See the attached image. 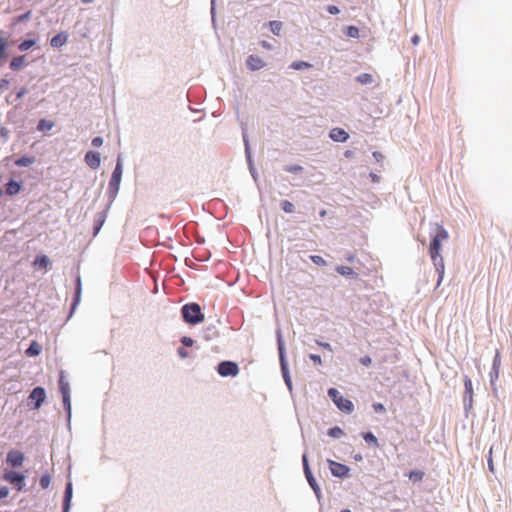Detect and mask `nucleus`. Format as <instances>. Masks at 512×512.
Masks as SVG:
<instances>
[{"label": "nucleus", "instance_id": "f257e3e1", "mask_svg": "<svg viewBox=\"0 0 512 512\" xmlns=\"http://www.w3.org/2000/svg\"><path fill=\"white\" fill-rule=\"evenodd\" d=\"M436 235L433 237V239L430 242L429 246V254L431 256V259L434 263L435 269L439 275L437 285H440V283L443 280L444 277V261L440 254L441 248H442V242L446 241L449 237L448 232L444 229L443 226L437 225L436 227Z\"/></svg>", "mask_w": 512, "mask_h": 512}, {"label": "nucleus", "instance_id": "f03ea898", "mask_svg": "<svg viewBox=\"0 0 512 512\" xmlns=\"http://www.w3.org/2000/svg\"><path fill=\"white\" fill-rule=\"evenodd\" d=\"M182 317L189 324H198L204 320V315L197 303L186 304L181 309Z\"/></svg>", "mask_w": 512, "mask_h": 512}, {"label": "nucleus", "instance_id": "7ed1b4c3", "mask_svg": "<svg viewBox=\"0 0 512 512\" xmlns=\"http://www.w3.org/2000/svg\"><path fill=\"white\" fill-rule=\"evenodd\" d=\"M328 395L341 411L345 413H351L353 411V403L349 399L344 398L337 389L330 388Z\"/></svg>", "mask_w": 512, "mask_h": 512}, {"label": "nucleus", "instance_id": "20e7f679", "mask_svg": "<svg viewBox=\"0 0 512 512\" xmlns=\"http://www.w3.org/2000/svg\"><path fill=\"white\" fill-rule=\"evenodd\" d=\"M217 372L222 377L232 376L235 377L239 373V367L237 363L232 361H222L217 366Z\"/></svg>", "mask_w": 512, "mask_h": 512}, {"label": "nucleus", "instance_id": "39448f33", "mask_svg": "<svg viewBox=\"0 0 512 512\" xmlns=\"http://www.w3.org/2000/svg\"><path fill=\"white\" fill-rule=\"evenodd\" d=\"M3 479L14 485L17 491H22L24 487L25 476L14 471H6Z\"/></svg>", "mask_w": 512, "mask_h": 512}, {"label": "nucleus", "instance_id": "423d86ee", "mask_svg": "<svg viewBox=\"0 0 512 512\" xmlns=\"http://www.w3.org/2000/svg\"><path fill=\"white\" fill-rule=\"evenodd\" d=\"M328 464H329V468H330V471L333 476L340 477V478H344V477L348 476L349 471H350L348 466H346L342 463L333 461V460H328Z\"/></svg>", "mask_w": 512, "mask_h": 512}, {"label": "nucleus", "instance_id": "0eeeda50", "mask_svg": "<svg viewBox=\"0 0 512 512\" xmlns=\"http://www.w3.org/2000/svg\"><path fill=\"white\" fill-rule=\"evenodd\" d=\"M500 367H501V358H500V354L497 352L493 359V365H492V369L490 371V383H491V386L495 393L497 390L495 387V383L499 378Z\"/></svg>", "mask_w": 512, "mask_h": 512}, {"label": "nucleus", "instance_id": "6e6552de", "mask_svg": "<svg viewBox=\"0 0 512 512\" xmlns=\"http://www.w3.org/2000/svg\"><path fill=\"white\" fill-rule=\"evenodd\" d=\"M45 398H46V393H45L44 388H42V387L34 388L29 395V400L34 402V406H33L34 409H39L41 407L42 403L45 401Z\"/></svg>", "mask_w": 512, "mask_h": 512}, {"label": "nucleus", "instance_id": "1a4fd4ad", "mask_svg": "<svg viewBox=\"0 0 512 512\" xmlns=\"http://www.w3.org/2000/svg\"><path fill=\"white\" fill-rule=\"evenodd\" d=\"M24 454L18 450H11L7 454L6 461L12 467H20L24 462Z\"/></svg>", "mask_w": 512, "mask_h": 512}, {"label": "nucleus", "instance_id": "9d476101", "mask_svg": "<svg viewBox=\"0 0 512 512\" xmlns=\"http://www.w3.org/2000/svg\"><path fill=\"white\" fill-rule=\"evenodd\" d=\"M121 177H122V163H121V159L118 158L116 167H115V169L112 173L111 179H110V183H109L110 188L118 190V187L121 182Z\"/></svg>", "mask_w": 512, "mask_h": 512}, {"label": "nucleus", "instance_id": "9b49d317", "mask_svg": "<svg viewBox=\"0 0 512 512\" xmlns=\"http://www.w3.org/2000/svg\"><path fill=\"white\" fill-rule=\"evenodd\" d=\"M51 261L48 256L44 254L37 255L32 262V266L37 270H48L50 268Z\"/></svg>", "mask_w": 512, "mask_h": 512}, {"label": "nucleus", "instance_id": "f8f14e48", "mask_svg": "<svg viewBox=\"0 0 512 512\" xmlns=\"http://www.w3.org/2000/svg\"><path fill=\"white\" fill-rule=\"evenodd\" d=\"M85 162L90 168L97 169L101 164L100 153L97 151H88L85 155Z\"/></svg>", "mask_w": 512, "mask_h": 512}, {"label": "nucleus", "instance_id": "ddd939ff", "mask_svg": "<svg viewBox=\"0 0 512 512\" xmlns=\"http://www.w3.org/2000/svg\"><path fill=\"white\" fill-rule=\"evenodd\" d=\"M330 138L336 142H345L349 138V134L342 128H333L329 133Z\"/></svg>", "mask_w": 512, "mask_h": 512}, {"label": "nucleus", "instance_id": "4468645a", "mask_svg": "<svg viewBox=\"0 0 512 512\" xmlns=\"http://www.w3.org/2000/svg\"><path fill=\"white\" fill-rule=\"evenodd\" d=\"M246 63H247L248 68L252 71L260 70L261 68H263L265 66L264 61L256 55H250L247 58Z\"/></svg>", "mask_w": 512, "mask_h": 512}, {"label": "nucleus", "instance_id": "2eb2a0df", "mask_svg": "<svg viewBox=\"0 0 512 512\" xmlns=\"http://www.w3.org/2000/svg\"><path fill=\"white\" fill-rule=\"evenodd\" d=\"M72 499V483L68 482L65 488L64 500H63V512H69L70 504Z\"/></svg>", "mask_w": 512, "mask_h": 512}, {"label": "nucleus", "instance_id": "dca6fc26", "mask_svg": "<svg viewBox=\"0 0 512 512\" xmlns=\"http://www.w3.org/2000/svg\"><path fill=\"white\" fill-rule=\"evenodd\" d=\"M336 272L340 274L341 276L348 277V278H357V273L348 266L339 265L335 268Z\"/></svg>", "mask_w": 512, "mask_h": 512}, {"label": "nucleus", "instance_id": "f3484780", "mask_svg": "<svg viewBox=\"0 0 512 512\" xmlns=\"http://www.w3.org/2000/svg\"><path fill=\"white\" fill-rule=\"evenodd\" d=\"M67 42V35L64 32L58 33L52 37L50 44L52 47L59 48Z\"/></svg>", "mask_w": 512, "mask_h": 512}, {"label": "nucleus", "instance_id": "a211bd4d", "mask_svg": "<svg viewBox=\"0 0 512 512\" xmlns=\"http://www.w3.org/2000/svg\"><path fill=\"white\" fill-rule=\"evenodd\" d=\"M41 351H42L41 345L39 343H37L36 341H32V343L27 348L25 353L29 357H34V356H38L41 353Z\"/></svg>", "mask_w": 512, "mask_h": 512}, {"label": "nucleus", "instance_id": "6ab92c4d", "mask_svg": "<svg viewBox=\"0 0 512 512\" xmlns=\"http://www.w3.org/2000/svg\"><path fill=\"white\" fill-rule=\"evenodd\" d=\"M21 189V185L20 183L14 181V180H10L7 184H6V193L8 195H16L17 193H19Z\"/></svg>", "mask_w": 512, "mask_h": 512}, {"label": "nucleus", "instance_id": "aec40b11", "mask_svg": "<svg viewBox=\"0 0 512 512\" xmlns=\"http://www.w3.org/2000/svg\"><path fill=\"white\" fill-rule=\"evenodd\" d=\"M35 163V157L23 156L15 161V165L18 167H28Z\"/></svg>", "mask_w": 512, "mask_h": 512}, {"label": "nucleus", "instance_id": "412c9836", "mask_svg": "<svg viewBox=\"0 0 512 512\" xmlns=\"http://www.w3.org/2000/svg\"><path fill=\"white\" fill-rule=\"evenodd\" d=\"M25 65V56L14 57L10 62V68L14 71L19 70Z\"/></svg>", "mask_w": 512, "mask_h": 512}, {"label": "nucleus", "instance_id": "4be33fe9", "mask_svg": "<svg viewBox=\"0 0 512 512\" xmlns=\"http://www.w3.org/2000/svg\"><path fill=\"white\" fill-rule=\"evenodd\" d=\"M59 390H60L62 396L70 394L69 383L65 380L63 373L60 374V378H59Z\"/></svg>", "mask_w": 512, "mask_h": 512}, {"label": "nucleus", "instance_id": "5701e85b", "mask_svg": "<svg viewBox=\"0 0 512 512\" xmlns=\"http://www.w3.org/2000/svg\"><path fill=\"white\" fill-rule=\"evenodd\" d=\"M53 126H54V122L46 120V119H41L38 122L37 130L40 132L49 131L53 128Z\"/></svg>", "mask_w": 512, "mask_h": 512}, {"label": "nucleus", "instance_id": "b1692460", "mask_svg": "<svg viewBox=\"0 0 512 512\" xmlns=\"http://www.w3.org/2000/svg\"><path fill=\"white\" fill-rule=\"evenodd\" d=\"M464 386H465V394L468 396L469 403L471 404L472 398H473V385H472L471 379L467 376L464 378Z\"/></svg>", "mask_w": 512, "mask_h": 512}, {"label": "nucleus", "instance_id": "393cba45", "mask_svg": "<svg viewBox=\"0 0 512 512\" xmlns=\"http://www.w3.org/2000/svg\"><path fill=\"white\" fill-rule=\"evenodd\" d=\"M362 437L368 444L373 445L375 447L379 446L378 440L373 433L365 432L362 434Z\"/></svg>", "mask_w": 512, "mask_h": 512}, {"label": "nucleus", "instance_id": "a878e982", "mask_svg": "<svg viewBox=\"0 0 512 512\" xmlns=\"http://www.w3.org/2000/svg\"><path fill=\"white\" fill-rule=\"evenodd\" d=\"M356 80L359 83L366 85V84H370L373 82V76L369 73H363V74L357 76Z\"/></svg>", "mask_w": 512, "mask_h": 512}, {"label": "nucleus", "instance_id": "bb28decb", "mask_svg": "<svg viewBox=\"0 0 512 512\" xmlns=\"http://www.w3.org/2000/svg\"><path fill=\"white\" fill-rule=\"evenodd\" d=\"M269 27H270V30L273 34L275 35H279L280 34V31L282 29V22L280 21H270L269 22Z\"/></svg>", "mask_w": 512, "mask_h": 512}, {"label": "nucleus", "instance_id": "cd10ccee", "mask_svg": "<svg viewBox=\"0 0 512 512\" xmlns=\"http://www.w3.org/2000/svg\"><path fill=\"white\" fill-rule=\"evenodd\" d=\"M346 36L350 38H357L359 36V29L356 26H348L345 29Z\"/></svg>", "mask_w": 512, "mask_h": 512}, {"label": "nucleus", "instance_id": "c85d7f7f", "mask_svg": "<svg viewBox=\"0 0 512 512\" xmlns=\"http://www.w3.org/2000/svg\"><path fill=\"white\" fill-rule=\"evenodd\" d=\"M310 67H311V64L308 62H305V61H295L290 65V68H292L294 70H301V69H306V68H310Z\"/></svg>", "mask_w": 512, "mask_h": 512}, {"label": "nucleus", "instance_id": "c756f323", "mask_svg": "<svg viewBox=\"0 0 512 512\" xmlns=\"http://www.w3.org/2000/svg\"><path fill=\"white\" fill-rule=\"evenodd\" d=\"M40 486L43 488V489H47L51 483V477L48 473H45L43 474L41 477H40Z\"/></svg>", "mask_w": 512, "mask_h": 512}, {"label": "nucleus", "instance_id": "7c9ffc66", "mask_svg": "<svg viewBox=\"0 0 512 512\" xmlns=\"http://www.w3.org/2000/svg\"><path fill=\"white\" fill-rule=\"evenodd\" d=\"M35 44V41L34 40H24L23 42H21L18 46L19 50L20 51H27L28 49H30L33 45Z\"/></svg>", "mask_w": 512, "mask_h": 512}, {"label": "nucleus", "instance_id": "2f4dec72", "mask_svg": "<svg viewBox=\"0 0 512 512\" xmlns=\"http://www.w3.org/2000/svg\"><path fill=\"white\" fill-rule=\"evenodd\" d=\"M281 207L283 209V211H285L286 213H293L294 212V205L288 201V200H284L281 202Z\"/></svg>", "mask_w": 512, "mask_h": 512}, {"label": "nucleus", "instance_id": "473e14b6", "mask_svg": "<svg viewBox=\"0 0 512 512\" xmlns=\"http://www.w3.org/2000/svg\"><path fill=\"white\" fill-rule=\"evenodd\" d=\"M424 473L422 471L413 470L409 473V478L414 481L422 480Z\"/></svg>", "mask_w": 512, "mask_h": 512}, {"label": "nucleus", "instance_id": "72a5a7b5", "mask_svg": "<svg viewBox=\"0 0 512 512\" xmlns=\"http://www.w3.org/2000/svg\"><path fill=\"white\" fill-rule=\"evenodd\" d=\"M63 405L67 412V414L70 416L71 414V402H70V394L69 395H63Z\"/></svg>", "mask_w": 512, "mask_h": 512}, {"label": "nucleus", "instance_id": "f704fd0d", "mask_svg": "<svg viewBox=\"0 0 512 512\" xmlns=\"http://www.w3.org/2000/svg\"><path fill=\"white\" fill-rule=\"evenodd\" d=\"M328 435L334 438H338L343 435V431L339 427H333L328 430Z\"/></svg>", "mask_w": 512, "mask_h": 512}, {"label": "nucleus", "instance_id": "c9c22d12", "mask_svg": "<svg viewBox=\"0 0 512 512\" xmlns=\"http://www.w3.org/2000/svg\"><path fill=\"white\" fill-rule=\"evenodd\" d=\"M310 259L313 263L319 266H326V261L319 255H311Z\"/></svg>", "mask_w": 512, "mask_h": 512}, {"label": "nucleus", "instance_id": "e433bc0d", "mask_svg": "<svg viewBox=\"0 0 512 512\" xmlns=\"http://www.w3.org/2000/svg\"><path fill=\"white\" fill-rule=\"evenodd\" d=\"M306 475V478L310 484V486L313 488V490L317 493L319 491V487L317 486L316 484V480L314 479V477L312 476V473L310 472V474H305Z\"/></svg>", "mask_w": 512, "mask_h": 512}, {"label": "nucleus", "instance_id": "4c0bfd02", "mask_svg": "<svg viewBox=\"0 0 512 512\" xmlns=\"http://www.w3.org/2000/svg\"><path fill=\"white\" fill-rule=\"evenodd\" d=\"M303 170L302 166L300 165H290L285 167V171L289 173H299Z\"/></svg>", "mask_w": 512, "mask_h": 512}, {"label": "nucleus", "instance_id": "58836bf2", "mask_svg": "<svg viewBox=\"0 0 512 512\" xmlns=\"http://www.w3.org/2000/svg\"><path fill=\"white\" fill-rule=\"evenodd\" d=\"M359 362L363 365V366H370L371 363H372V359L370 356H363L359 359Z\"/></svg>", "mask_w": 512, "mask_h": 512}, {"label": "nucleus", "instance_id": "ea45409f", "mask_svg": "<svg viewBox=\"0 0 512 512\" xmlns=\"http://www.w3.org/2000/svg\"><path fill=\"white\" fill-rule=\"evenodd\" d=\"M6 50V41L3 38H0V59L4 57Z\"/></svg>", "mask_w": 512, "mask_h": 512}, {"label": "nucleus", "instance_id": "a19ab883", "mask_svg": "<svg viewBox=\"0 0 512 512\" xmlns=\"http://www.w3.org/2000/svg\"><path fill=\"white\" fill-rule=\"evenodd\" d=\"M309 358L317 365H321L322 364V360H321V357L317 354H310L309 355Z\"/></svg>", "mask_w": 512, "mask_h": 512}, {"label": "nucleus", "instance_id": "79ce46f5", "mask_svg": "<svg viewBox=\"0 0 512 512\" xmlns=\"http://www.w3.org/2000/svg\"><path fill=\"white\" fill-rule=\"evenodd\" d=\"M182 344L187 346V347H190L193 345L194 341L192 338L190 337H183L182 340H181Z\"/></svg>", "mask_w": 512, "mask_h": 512}, {"label": "nucleus", "instance_id": "37998d69", "mask_svg": "<svg viewBox=\"0 0 512 512\" xmlns=\"http://www.w3.org/2000/svg\"><path fill=\"white\" fill-rule=\"evenodd\" d=\"M9 495V489L6 486L0 487V499L6 498Z\"/></svg>", "mask_w": 512, "mask_h": 512}, {"label": "nucleus", "instance_id": "c03bdc74", "mask_svg": "<svg viewBox=\"0 0 512 512\" xmlns=\"http://www.w3.org/2000/svg\"><path fill=\"white\" fill-rule=\"evenodd\" d=\"M30 14H31V12L28 11L25 14H22V15L18 16L17 19H16V22H23V21L29 19Z\"/></svg>", "mask_w": 512, "mask_h": 512}, {"label": "nucleus", "instance_id": "a18cd8bd", "mask_svg": "<svg viewBox=\"0 0 512 512\" xmlns=\"http://www.w3.org/2000/svg\"><path fill=\"white\" fill-rule=\"evenodd\" d=\"M102 144H103V139L101 137L98 136V137L93 138L92 145L94 147H100Z\"/></svg>", "mask_w": 512, "mask_h": 512}, {"label": "nucleus", "instance_id": "49530a36", "mask_svg": "<svg viewBox=\"0 0 512 512\" xmlns=\"http://www.w3.org/2000/svg\"><path fill=\"white\" fill-rule=\"evenodd\" d=\"M302 460H303V466H304L305 474H310V469H309V465H308L307 456L303 455V459Z\"/></svg>", "mask_w": 512, "mask_h": 512}, {"label": "nucleus", "instance_id": "de8ad7c7", "mask_svg": "<svg viewBox=\"0 0 512 512\" xmlns=\"http://www.w3.org/2000/svg\"><path fill=\"white\" fill-rule=\"evenodd\" d=\"M279 354H280V360H281L282 368H283V370H284V369H285V364H284V353H283V346H282V344H281V343L279 344Z\"/></svg>", "mask_w": 512, "mask_h": 512}, {"label": "nucleus", "instance_id": "09e8293b", "mask_svg": "<svg viewBox=\"0 0 512 512\" xmlns=\"http://www.w3.org/2000/svg\"><path fill=\"white\" fill-rule=\"evenodd\" d=\"M373 409L376 411V412H383L385 411V407L383 404L381 403H374L373 404Z\"/></svg>", "mask_w": 512, "mask_h": 512}, {"label": "nucleus", "instance_id": "8fccbe9b", "mask_svg": "<svg viewBox=\"0 0 512 512\" xmlns=\"http://www.w3.org/2000/svg\"><path fill=\"white\" fill-rule=\"evenodd\" d=\"M316 343H317L319 346H321V347H323V348H325V349H327V350H329V351H332V347H331V345H330L329 343H327V342H322V341H319V340H316Z\"/></svg>", "mask_w": 512, "mask_h": 512}, {"label": "nucleus", "instance_id": "3c124183", "mask_svg": "<svg viewBox=\"0 0 512 512\" xmlns=\"http://www.w3.org/2000/svg\"><path fill=\"white\" fill-rule=\"evenodd\" d=\"M327 10H328V12H329L330 14H338V13H339V9H338V7H337V6H334V5H330V6H328Z\"/></svg>", "mask_w": 512, "mask_h": 512}, {"label": "nucleus", "instance_id": "603ef678", "mask_svg": "<svg viewBox=\"0 0 512 512\" xmlns=\"http://www.w3.org/2000/svg\"><path fill=\"white\" fill-rule=\"evenodd\" d=\"M373 157L378 162L382 161L383 158H384L383 154L381 152H378V151L373 152Z\"/></svg>", "mask_w": 512, "mask_h": 512}, {"label": "nucleus", "instance_id": "864d4df0", "mask_svg": "<svg viewBox=\"0 0 512 512\" xmlns=\"http://www.w3.org/2000/svg\"><path fill=\"white\" fill-rule=\"evenodd\" d=\"M27 93V89L25 87L21 88L17 94H16V98L17 99H21L25 94Z\"/></svg>", "mask_w": 512, "mask_h": 512}, {"label": "nucleus", "instance_id": "5fc2aeb1", "mask_svg": "<svg viewBox=\"0 0 512 512\" xmlns=\"http://www.w3.org/2000/svg\"><path fill=\"white\" fill-rule=\"evenodd\" d=\"M178 355L181 358H187L188 357V352L184 348H179L178 349Z\"/></svg>", "mask_w": 512, "mask_h": 512}, {"label": "nucleus", "instance_id": "6e6d98bb", "mask_svg": "<svg viewBox=\"0 0 512 512\" xmlns=\"http://www.w3.org/2000/svg\"><path fill=\"white\" fill-rule=\"evenodd\" d=\"M261 46L267 50L272 49V45L270 43H268L267 41H261Z\"/></svg>", "mask_w": 512, "mask_h": 512}, {"label": "nucleus", "instance_id": "4d7b16f0", "mask_svg": "<svg viewBox=\"0 0 512 512\" xmlns=\"http://www.w3.org/2000/svg\"><path fill=\"white\" fill-rule=\"evenodd\" d=\"M80 291H81V280H80V277H78L77 278V298L80 295Z\"/></svg>", "mask_w": 512, "mask_h": 512}, {"label": "nucleus", "instance_id": "13d9d810", "mask_svg": "<svg viewBox=\"0 0 512 512\" xmlns=\"http://www.w3.org/2000/svg\"><path fill=\"white\" fill-rule=\"evenodd\" d=\"M355 255L354 254H349L347 257H346V260L350 263H353L355 261Z\"/></svg>", "mask_w": 512, "mask_h": 512}, {"label": "nucleus", "instance_id": "bf43d9fd", "mask_svg": "<svg viewBox=\"0 0 512 512\" xmlns=\"http://www.w3.org/2000/svg\"><path fill=\"white\" fill-rule=\"evenodd\" d=\"M9 84V81L6 79H2L0 81V88L6 87Z\"/></svg>", "mask_w": 512, "mask_h": 512}, {"label": "nucleus", "instance_id": "052dcab7", "mask_svg": "<svg viewBox=\"0 0 512 512\" xmlns=\"http://www.w3.org/2000/svg\"><path fill=\"white\" fill-rule=\"evenodd\" d=\"M412 42L414 45L418 44L419 42V36L415 35L413 38H412Z\"/></svg>", "mask_w": 512, "mask_h": 512}, {"label": "nucleus", "instance_id": "680f3d73", "mask_svg": "<svg viewBox=\"0 0 512 512\" xmlns=\"http://www.w3.org/2000/svg\"><path fill=\"white\" fill-rule=\"evenodd\" d=\"M341 512H351L349 509H343Z\"/></svg>", "mask_w": 512, "mask_h": 512}, {"label": "nucleus", "instance_id": "e2e57ef3", "mask_svg": "<svg viewBox=\"0 0 512 512\" xmlns=\"http://www.w3.org/2000/svg\"><path fill=\"white\" fill-rule=\"evenodd\" d=\"M286 383L290 385V380L288 378H286Z\"/></svg>", "mask_w": 512, "mask_h": 512}]
</instances>
